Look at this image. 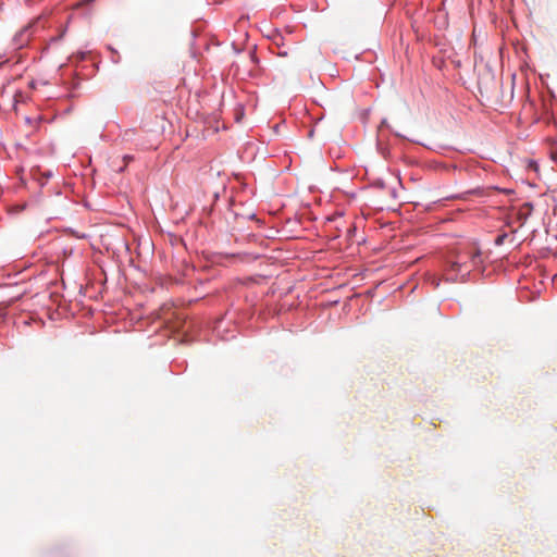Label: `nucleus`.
<instances>
[{
  "instance_id": "f03ea898",
  "label": "nucleus",
  "mask_w": 557,
  "mask_h": 557,
  "mask_svg": "<svg viewBox=\"0 0 557 557\" xmlns=\"http://www.w3.org/2000/svg\"><path fill=\"white\" fill-rule=\"evenodd\" d=\"M30 25L24 27L18 34H16L14 40L17 47H23L29 40Z\"/></svg>"
},
{
  "instance_id": "f257e3e1",
  "label": "nucleus",
  "mask_w": 557,
  "mask_h": 557,
  "mask_svg": "<svg viewBox=\"0 0 557 557\" xmlns=\"http://www.w3.org/2000/svg\"><path fill=\"white\" fill-rule=\"evenodd\" d=\"M481 262L482 258L480 249L471 246L456 253V259L450 262L449 269L457 273L465 271L461 275L462 281H465V276L470 273V267H478Z\"/></svg>"
}]
</instances>
